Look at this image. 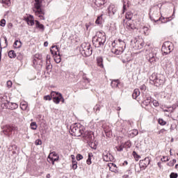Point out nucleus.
I'll return each instance as SVG.
<instances>
[{"label": "nucleus", "mask_w": 178, "mask_h": 178, "mask_svg": "<svg viewBox=\"0 0 178 178\" xmlns=\"http://www.w3.org/2000/svg\"><path fill=\"white\" fill-rule=\"evenodd\" d=\"M27 106H28L27 102H21L20 108L22 111H26L27 109Z\"/></svg>", "instance_id": "27"}, {"label": "nucleus", "mask_w": 178, "mask_h": 178, "mask_svg": "<svg viewBox=\"0 0 178 178\" xmlns=\"http://www.w3.org/2000/svg\"><path fill=\"white\" fill-rule=\"evenodd\" d=\"M116 10L117 9L115 5H110V6L108 8V14L109 15V16H113V15L116 13Z\"/></svg>", "instance_id": "14"}, {"label": "nucleus", "mask_w": 178, "mask_h": 178, "mask_svg": "<svg viewBox=\"0 0 178 178\" xmlns=\"http://www.w3.org/2000/svg\"><path fill=\"white\" fill-rule=\"evenodd\" d=\"M70 133L75 137H80L84 133V127L80 124H73L70 126Z\"/></svg>", "instance_id": "2"}, {"label": "nucleus", "mask_w": 178, "mask_h": 178, "mask_svg": "<svg viewBox=\"0 0 178 178\" xmlns=\"http://www.w3.org/2000/svg\"><path fill=\"white\" fill-rule=\"evenodd\" d=\"M103 159L106 162H112L113 156H112V154L110 153H108V152H105L103 153Z\"/></svg>", "instance_id": "12"}, {"label": "nucleus", "mask_w": 178, "mask_h": 178, "mask_svg": "<svg viewBox=\"0 0 178 178\" xmlns=\"http://www.w3.org/2000/svg\"><path fill=\"white\" fill-rule=\"evenodd\" d=\"M72 161H76L74 159V155H71Z\"/></svg>", "instance_id": "63"}, {"label": "nucleus", "mask_w": 178, "mask_h": 178, "mask_svg": "<svg viewBox=\"0 0 178 178\" xmlns=\"http://www.w3.org/2000/svg\"><path fill=\"white\" fill-rule=\"evenodd\" d=\"M6 24V20L1 19L0 21V26H1V27H5Z\"/></svg>", "instance_id": "45"}, {"label": "nucleus", "mask_w": 178, "mask_h": 178, "mask_svg": "<svg viewBox=\"0 0 178 178\" xmlns=\"http://www.w3.org/2000/svg\"><path fill=\"white\" fill-rule=\"evenodd\" d=\"M1 108L3 109H10V102L6 99V96H4L1 99Z\"/></svg>", "instance_id": "10"}, {"label": "nucleus", "mask_w": 178, "mask_h": 178, "mask_svg": "<svg viewBox=\"0 0 178 178\" xmlns=\"http://www.w3.org/2000/svg\"><path fill=\"white\" fill-rule=\"evenodd\" d=\"M93 109L95 112H99V111L101 110V106L99 104H96Z\"/></svg>", "instance_id": "38"}, {"label": "nucleus", "mask_w": 178, "mask_h": 178, "mask_svg": "<svg viewBox=\"0 0 178 178\" xmlns=\"http://www.w3.org/2000/svg\"><path fill=\"white\" fill-rule=\"evenodd\" d=\"M119 83V79H115L111 81V86L113 88H116V87H118Z\"/></svg>", "instance_id": "21"}, {"label": "nucleus", "mask_w": 178, "mask_h": 178, "mask_svg": "<svg viewBox=\"0 0 178 178\" xmlns=\"http://www.w3.org/2000/svg\"><path fill=\"white\" fill-rule=\"evenodd\" d=\"M31 129H32V130H37V123L31 122Z\"/></svg>", "instance_id": "39"}, {"label": "nucleus", "mask_w": 178, "mask_h": 178, "mask_svg": "<svg viewBox=\"0 0 178 178\" xmlns=\"http://www.w3.org/2000/svg\"><path fill=\"white\" fill-rule=\"evenodd\" d=\"M92 2L95 3V6L97 8H101L106 3V0H92Z\"/></svg>", "instance_id": "15"}, {"label": "nucleus", "mask_w": 178, "mask_h": 178, "mask_svg": "<svg viewBox=\"0 0 178 178\" xmlns=\"http://www.w3.org/2000/svg\"><path fill=\"white\" fill-rule=\"evenodd\" d=\"M120 47L118 48H113L111 49V52L115 54V55H122L123 54V51L126 48V42L122 40V39L118 40Z\"/></svg>", "instance_id": "4"}, {"label": "nucleus", "mask_w": 178, "mask_h": 178, "mask_svg": "<svg viewBox=\"0 0 178 178\" xmlns=\"http://www.w3.org/2000/svg\"><path fill=\"white\" fill-rule=\"evenodd\" d=\"M57 161H59V156L56 158H51L52 165H55V162H57Z\"/></svg>", "instance_id": "44"}, {"label": "nucleus", "mask_w": 178, "mask_h": 178, "mask_svg": "<svg viewBox=\"0 0 178 178\" xmlns=\"http://www.w3.org/2000/svg\"><path fill=\"white\" fill-rule=\"evenodd\" d=\"M91 158H92V153H88V159L86 161L87 165H91V163H92Z\"/></svg>", "instance_id": "34"}, {"label": "nucleus", "mask_w": 178, "mask_h": 178, "mask_svg": "<svg viewBox=\"0 0 178 178\" xmlns=\"http://www.w3.org/2000/svg\"><path fill=\"white\" fill-rule=\"evenodd\" d=\"M166 133V129H162L158 131V134H165Z\"/></svg>", "instance_id": "51"}, {"label": "nucleus", "mask_w": 178, "mask_h": 178, "mask_svg": "<svg viewBox=\"0 0 178 178\" xmlns=\"http://www.w3.org/2000/svg\"><path fill=\"white\" fill-rule=\"evenodd\" d=\"M154 22H161V23H167L168 22V18H162L159 17L157 20H154Z\"/></svg>", "instance_id": "36"}, {"label": "nucleus", "mask_w": 178, "mask_h": 178, "mask_svg": "<svg viewBox=\"0 0 178 178\" xmlns=\"http://www.w3.org/2000/svg\"><path fill=\"white\" fill-rule=\"evenodd\" d=\"M97 62L98 66H99L100 67H104V59L102 58V57H97Z\"/></svg>", "instance_id": "22"}, {"label": "nucleus", "mask_w": 178, "mask_h": 178, "mask_svg": "<svg viewBox=\"0 0 178 178\" xmlns=\"http://www.w3.org/2000/svg\"><path fill=\"white\" fill-rule=\"evenodd\" d=\"M132 134H134V136H138V130L137 129H134L132 131Z\"/></svg>", "instance_id": "55"}, {"label": "nucleus", "mask_w": 178, "mask_h": 178, "mask_svg": "<svg viewBox=\"0 0 178 178\" xmlns=\"http://www.w3.org/2000/svg\"><path fill=\"white\" fill-rule=\"evenodd\" d=\"M35 26L37 29H40V30L44 31V26L42 24H40V22L35 21Z\"/></svg>", "instance_id": "32"}, {"label": "nucleus", "mask_w": 178, "mask_h": 178, "mask_svg": "<svg viewBox=\"0 0 178 178\" xmlns=\"http://www.w3.org/2000/svg\"><path fill=\"white\" fill-rule=\"evenodd\" d=\"M177 177H178L177 173L172 172L170 175V178H177Z\"/></svg>", "instance_id": "48"}, {"label": "nucleus", "mask_w": 178, "mask_h": 178, "mask_svg": "<svg viewBox=\"0 0 178 178\" xmlns=\"http://www.w3.org/2000/svg\"><path fill=\"white\" fill-rule=\"evenodd\" d=\"M46 59H47V65H48V63H50L51 61L49 60V59H51V56L50 55H47V57H46Z\"/></svg>", "instance_id": "54"}, {"label": "nucleus", "mask_w": 178, "mask_h": 178, "mask_svg": "<svg viewBox=\"0 0 178 178\" xmlns=\"http://www.w3.org/2000/svg\"><path fill=\"white\" fill-rule=\"evenodd\" d=\"M58 97H60L62 102H65V99L63 98V97L62 96V94L59 93L58 94Z\"/></svg>", "instance_id": "58"}, {"label": "nucleus", "mask_w": 178, "mask_h": 178, "mask_svg": "<svg viewBox=\"0 0 178 178\" xmlns=\"http://www.w3.org/2000/svg\"><path fill=\"white\" fill-rule=\"evenodd\" d=\"M1 3H3V6H4L5 8H8L11 5L10 0H2Z\"/></svg>", "instance_id": "25"}, {"label": "nucleus", "mask_w": 178, "mask_h": 178, "mask_svg": "<svg viewBox=\"0 0 178 178\" xmlns=\"http://www.w3.org/2000/svg\"><path fill=\"white\" fill-rule=\"evenodd\" d=\"M139 96H140V90L135 89L132 94V97L134 98V99H136Z\"/></svg>", "instance_id": "23"}, {"label": "nucleus", "mask_w": 178, "mask_h": 178, "mask_svg": "<svg viewBox=\"0 0 178 178\" xmlns=\"http://www.w3.org/2000/svg\"><path fill=\"white\" fill-rule=\"evenodd\" d=\"M105 42H106V36L104 32H97L92 38V43L95 48H102Z\"/></svg>", "instance_id": "1"}, {"label": "nucleus", "mask_w": 178, "mask_h": 178, "mask_svg": "<svg viewBox=\"0 0 178 178\" xmlns=\"http://www.w3.org/2000/svg\"><path fill=\"white\" fill-rule=\"evenodd\" d=\"M13 131V127H12L10 125H6L4 127V129L3 130L6 136H10V133H12Z\"/></svg>", "instance_id": "16"}, {"label": "nucleus", "mask_w": 178, "mask_h": 178, "mask_svg": "<svg viewBox=\"0 0 178 178\" xmlns=\"http://www.w3.org/2000/svg\"><path fill=\"white\" fill-rule=\"evenodd\" d=\"M13 116H14V118H17V119H19L20 118V114L19 113H16L15 111H13L12 113Z\"/></svg>", "instance_id": "42"}, {"label": "nucleus", "mask_w": 178, "mask_h": 178, "mask_svg": "<svg viewBox=\"0 0 178 178\" xmlns=\"http://www.w3.org/2000/svg\"><path fill=\"white\" fill-rule=\"evenodd\" d=\"M127 8H129V0H124L123 1V12L122 13H124V11L126 10V9H127Z\"/></svg>", "instance_id": "24"}, {"label": "nucleus", "mask_w": 178, "mask_h": 178, "mask_svg": "<svg viewBox=\"0 0 178 178\" xmlns=\"http://www.w3.org/2000/svg\"><path fill=\"white\" fill-rule=\"evenodd\" d=\"M123 146H124V148H131V142H130V140H128V141L125 142V143Z\"/></svg>", "instance_id": "35"}, {"label": "nucleus", "mask_w": 178, "mask_h": 178, "mask_svg": "<svg viewBox=\"0 0 178 178\" xmlns=\"http://www.w3.org/2000/svg\"><path fill=\"white\" fill-rule=\"evenodd\" d=\"M81 159H83V155L79 154L76 155V160L78 161H81Z\"/></svg>", "instance_id": "52"}, {"label": "nucleus", "mask_w": 178, "mask_h": 178, "mask_svg": "<svg viewBox=\"0 0 178 178\" xmlns=\"http://www.w3.org/2000/svg\"><path fill=\"white\" fill-rule=\"evenodd\" d=\"M35 145H41L42 144V141L41 140L38 139L35 142Z\"/></svg>", "instance_id": "50"}, {"label": "nucleus", "mask_w": 178, "mask_h": 178, "mask_svg": "<svg viewBox=\"0 0 178 178\" xmlns=\"http://www.w3.org/2000/svg\"><path fill=\"white\" fill-rule=\"evenodd\" d=\"M102 16H104V15H101L100 16H98L96 21H95V23L96 24H102V22H103V19H102Z\"/></svg>", "instance_id": "26"}, {"label": "nucleus", "mask_w": 178, "mask_h": 178, "mask_svg": "<svg viewBox=\"0 0 178 178\" xmlns=\"http://www.w3.org/2000/svg\"><path fill=\"white\" fill-rule=\"evenodd\" d=\"M163 83H165V78L163 77V75L158 74L157 78L156 79L154 83V86H156V87H159V86H162Z\"/></svg>", "instance_id": "8"}, {"label": "nucleus", "mask_w": 178, "mask_h": 178, "mask_svg": "<svg viewBox=\"0 0 178 178\" xmlns=\"http://www.w3.org/2000/svg\"><path fill=\"white\" fill-rule=\"evenodd\" d=\"M49 63H50L47 64V67H46L47 70H51L52 69V65H49Z\"/></svg>", "instance_id": "56"}, {"label": "nucleus", "mask_w": 178, "mask_h": 178, "mask_svg": "<svg viewBox=\"0 0 178 178\" xmlns=\"http://www.w3.org/2000/svg\"><path fill=\"white\" fill-rule=\"evenodd\" d=\"M159 58L156 57V53H149V62L152 64L155 63V62H158Z\"/></svg>", "instance_id": "11"}, {"label": "nucleus", "mask_w": 178, "mask_h": 178, "mask_svg": "<svg viewBox=\"0 0 178 178\" xmlns=\"http://www.w3.org/2000/svg\"><path fill=\"white\" fill-rule=\"evenodd\" d=\"M50 52H51V55H58V56L60 55L59 54V48H58V46H56V45L52 46L50 48Z\"/></svg>", "instance_id": "17"}, {"label": "nucleus", "mask_w": 178, "mask_h": 178, "mask_svg": "<svg viewBox=\"0 0 178 178\" xmlns=\"http://www.w3.org/2000/svg\"><path fill=\"white\" fill-rule=\"evenodd\" d=\"M13 83H12V81H7V87L8 88H10L11 87H12V85H13Z\"/></svg>", "instance_id": "53"}, {"label": "nucleus", "mask_w": 178, "mask_h": 178, "mask_svg": "<svg viewBox=\"0 0 178 178\" xmlns=\"http://www.w3.org/2000/svg\"><path fill=\"white\" fill-rule=\"evenodd\" d=\"M27 24L29 26H34V20L33 19H27Z\"/></svg>", "instance_id": "46"}, {"label": "nucleus", "mask_w": 178, "mask_h": 178, "mask_svg": "<svg viewBox=\"0 0 178 178\" xmlns=\"http://www.w3.org/2000/svg\"><path fill=\"white\" fill-rule=\"evenodd\" d=\"M125 18L127 19V20H131V19H133V13L131 12L127 13Z\"/></svg>", "instance_id": "30"}, {"label": "nucleus", "mask_w": 178, "mask_h": 178, "mask_svg": "<svg viewBox=\"0 0 178 178\" xmlns=\"http://www.w3.org/2000/svg\"><path fill=\"white\" fill-rule=\"evenodd\" d=\"M2 40L4 41V45L3 48H6L8 47V39L6 38V36L3 37V39H0V48L2 49Z\"/></svg>", "instance_id": "20"}, {"label": "nucleus", "mask_w": 178, "mask_h": 178, "mask_svg": "<svg viewBox=\"0 0 178 178\" xmlns=\"http://www.w3.org/2000/svg\"><path fill=\"white\" fill-rule=\"evenodd\" d=\"M8 56H9V58H10L11 59L13 58H16V53L15 52V51L10 50V51L8 52Z\"/></svg>", "instance_id": "33"}, {"label": "nucleus", "mask_w": 178, "mask_h": 178, "mask_svg": "<svg viewBox=\"0 0 178 178\" xmlns=\"http://www.w3.org/2000/svg\"><path fill=\"white\" fill-rule=\"evenodd\" d=\"M173 43L170 42H165L161 47V51L163 55H168L172 51H173Z\"/></svg>", "instance_id": "6"}, {"label": "nucleus", "mask_w": 178, "mask_h": 178, "mask_svg": "<svg viewBox=\"0 0 178 178\" xmlns=\"http://www.w3.org/2000/svg\"><path fill=\"white\" fill-rule=\"evenodd\" d=\"M44 47H48V42H44Z\"/></svg>", "instance_id": "62"}, {"label": "nucleus", "mask_w": 178, "mask_h": 178, "mask_svg": "<svg viewBox=\"0 0 178 178\" xmlns=\"http://www.w3.org/2000/svg\"><path fill=\"white\" fill-rule=\"evenodd\" d=\"M159 123L161 124V126H165L166 124V121L163 120V119H159Z\"/></svg>", "instance_id": "41"}, {"label": "nucleus", "mask_w": 178, "mask_h": 178, "mask_svg": "<svg viewBox=\"0 0 178 178\" xmlns=\"http://www.w3.org/2000/svg\"><path fill=\"white\" fill-rule=\"evenodd\" d=\"M72 169L73 170H76L77 169V161H72Z\"/></svg>", "instance_id": "37"}, {"label": "nucleus", "mask_w": 178, "mask_h": 178, "mask_svg": "<svg viewBox=\"0 0 178 178\" xmlns=\"http://www.w3.org/2000/svg\"><path fill=\"white\" fill-rule=\"evenodd\" d=\"M175 60H177L178 62V54L176 56Z\"/></svg>", "instance_id": "64"}, {"label": "nucleus", "mask_w": 178, "mask_h": 178, "mask_svg": "<svg viewBox=\"0 0 178 178\" xmlns=\"http://www.w3.org/2000/svg\"><path fill=\"white\" fill-rule=\"evenodd\" d=\"M13 47H14V48H17V49L20 48V47H22V42L19 41V40H16L14 42Z\"/></svg>", "instance_id": "31"}, {"label": "nucleus", "mask_w": 178, "mask_h": 178, "mask_svg": "<svg viewBox=\"0 0 178 178\" xmlns=\"http://www.w3.org/2000/svg\"><path fill=\"white\" fill-rule=\"evenodd\" d=\"M137 27V22L131 19L127 21V29L128 30H136Z\"/></svg>", "instance_id": "9"}, {"label": "nucleus", "mask_w": 178, "mask_h": 178, "mask_svg": "<svg viewBox=\"0 0 178 178\" xmlns=\"http://www.w3.org/2000/svg\"><path fill=\"white\" fill-rule=\"evenodd\" d=\"M175 108H176L175 107H173V106H172L171 109H169L170 113H173V112H174V111H175Z\"/></svg>", "instance_id": "59"}, {"label": "nucleus", "mask_w": 178, "mask_h": 178, "mask_svg": "<svg viewBox=\"0 0 178 178\" xmlns=\"http://www.w3.org/2000/svg\"><path fill=\"white\" fill-rule=\"evenodd\" d=\"M143 104H145L146 106L149 105L151 104V98H148L147 99L143 102Z\"/></svg>", "instance_id": "47"}, {"label": "nucleus", "mask_w": 178, "mask_h": 178, "mask_svg": "<svg viewBox=\"0 0 178 178\" xmlns=\"http://www.w3.org/2000/svg\"><path fill=\"white\" fill-rule=\"evenodd\" d=\"M51 95L53 96V101L55 104H59L60 102V97H59V92H51Z\"/></svg>", "instance_id": "13"}, {"label": "nucleus", "mask_w": 178, "mask_h": 178, "mask_svg": "<svg viewBox=\"0 0 178 178\" xmlns=\"http://www.w3.org/2000/svg\"><path fill=\"white\" fill-rule=\"evenodd\" d=\"M42 6V0H35L34 6L33 8V10L36 16L40 17L42 20H44V12L41 7Z\"/></svg>", "instance_id": "3"}, {"label": "nucleus", "mask_w": 178, "mask_h": 178, "mask_svg": "<svg viewBox=\"0 0 178 178\" xmlns=\"http://www.w3.org/2000/svg\"><path fill=\"white\" fill-rule=\"evenodd\" d=\"M149 165V158L146 157L143 160H140L139 161V166L140 168V170H145L147 167Z\"/></svg>", "instance_id": "7"}, {"label": "nucleus", "mask_w": 178, "mask_h": 178, "mask_svg": "<svg viewBox=\"0 0 178 178\" xmlns=\"http://www.w3.org/2000/svg\"><path fill=\"white\" fill-rule=\"evenodd\" d=\"M81 49H82V54L86 56H91L92 55V48L90 43L83 42L81 45Z\"/></svg>", "instance_id": "5"}, {"label": "nucleus", "mask_w": 178, "mask_h": 178, "mask_svg": "<svg viewBox=\"0 0 178 178\" xmlns=\"http://www.w3.org/2000/svg\"><path fill=\"white\" fill-rule=\"evenodd\" d=\"M140 90H142V91H145V86L144 85H143L141 87H140Z\"/></svg>", "instance_id": "60"}, {"label": "nucleus", "mask_w": 178, "mask_h": 178, "mask_svg": "<svg viewBox=\"0 0 178 178\" xmlns=\"http://www.w3.org/2000/svg\"><path fill=\"white\" fill-rule=\"evenodd\" d=\"M133 155L135 158H137V159H138V158H140V155L137 154V152H133Z\"/></svg>", "instance_id": "57"}, {"label": "nucleus", "mask_w": 178, "mask_h": 178, "mask_svg": "<svg viewBox=\"0 0 178 178\" xmlns=\"http://www.w3.org/2000/svg\"><path fill=\"white\" fill-rule=\"evenodd\" d=\"M124 148V146H123V145H120L119 147H116V149L117 151H118L119 152H122V151H123V149Z\"/></svg>", "instance_id": "43"}, {"label": "nucleus", "mask_w": 178, "mask_h": 178, "mask_svg": "<svg viewBox=\"0 0 178 178\" xmlns=\"http://www.w3.org/2000/svg\"><path fill=\"white\" fill-rule=\"evenodd\" d=\"M52 97H53L52 95H48L44 97V101H51V99H52Z\"/></svg>", "instance_id": "40"}, {"label": "nucleus", "mask_w": 178, "mask_h": 178, "mask_svg": "<svg viewBox=\"0 0 178 178\" xmlns=\"http://www.w3.org/2000/svg\"><path fill=\"white\" fill-rule=\"evenodd\" d=\"M108 166L111 172H116L118 171V170H117L118 167L116 166V164H115L113 163H110L108 164Z\"/></svg>", "instance_id": "19"}, {"label": "nucleus", "mask_w": 178, "mask_h": 178, "mask_svg": "<svg viewBox=\"0 0 178 178\" xmlns=\"http://www.w3.org/2000/svg\"><path fill=\"white\" fill-rule=\"evenodd\" d=\"M134 42L135 43V47L137 49H141L143 47H144V43L141 40H137V39L134 40ZM140 44V45H138Z\"/></svg>", "instance_id": "18"}, {"label": "nucleus", "mask_w": 178, "mask_h": 178, "mask_svg": "<svg viewBox=\"0 0 178 178\" xmlns=\"http://www.w3.org/2000/svg\"><path fill=\"white\" fill-rule=\"evenodd\" d=\"M157 78H158V74L153 73L149 77V80L150 81H152L153 83H154Z\"/></svg>", "instance_id": "28"}, {"label": "nucleus", "mask_w": 178, "mask_h": 178, "mask_svg": "<svg viewBox=\"0 0 178 178\" xmlns=\"http://www.w3.org/2000/svg\"><path fill=\"white\" fill-rule=\"evenodd\" d=\"M17 108H19V104H16V103H10V108L11 110L13 109H17Z\"/></svg>", "instance_id": "29"}, {"label": "nucleus", "mask_w": 178, "mask_h": 178, "mask_svg": "<svg viewBox=\"0 0 178 178\" xmlns=\"http://www.w3.org/2000/svg\"><path fill=\"white\" fill-rule=\"evenodd\" d=\"M53 156H58L56 155V153L55 152H53L52 153Z\"/></svg>", "instance_id": "61"}, {"label": "nucleus", "mask_w": 178, "mask_h": 178, "mask_svg": "<svg viewBox=\"0 0 178 178\" xmlns=\"http://www.w3.org/2000/svg\"><path fill=\"white\" fill-rule=\"evenodd\" d=\"M152 104L155 107L159 106V102L156 100H153Z\"/></svg>", "instance_id": "49"}]
</instances>
